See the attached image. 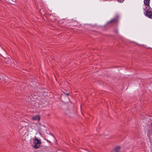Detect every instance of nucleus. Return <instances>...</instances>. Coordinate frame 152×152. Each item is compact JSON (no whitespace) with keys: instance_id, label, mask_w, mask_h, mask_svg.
<instances>
[{"instance_id":"obj_1","label":"nucleus","mask_w":152,"mask_h":152,"mask_svg":"<svg viewBox=\"0 0 152 152\" xmlns=\"http://www.w3.org/2000/svg\"><path fill=\"white\" fill-rule=\"evenodd\" d=\"M33 141V143L34 144V148H38L41 144V141L38 139L35 138L34 139Z\"/></svg>"},{"instance_id":"obj_2","label":"nucleus","mask_w":152,"mask_h":152,"mask_svg":"<svg viewBox=\"0 0 152 152\" xmlns=\"http://www.w3.org/2000/svg\"><path fill=\"white\" fill-rule=\"evenodd\" d=\"M146 15L149 18H152V12L148 9L146 10Z\"/></svg>"},{"instance_id":"obj_3","label":"nucleus","mask_w":152,"mask_h":152,"mask_svg":"<svg viewBox=\"0 0 152 152\" xmlns=\"http://www.w3.org/2000/svg\"><path fill=\"white\" fill-rule=\"evenodd\" d=\"M118 20V17H116L113 19H112L110 21L108 22V23H117Z\"/></svg>"},{"instance_id":"obj_4","label":"nucleus","mask_w":152,"mask_h":152,"mask_svg":"<svg viewBox=\"0 0 152 152\" xmlns=\"http://www.w3.org/2000/svg\"><path fill=\"white\" fill-rule=\"evenodd\" d=\"M40 117L39 115H37L33 117L32 119L34 121H39L40 120Z\"/></svg>"},{"instance_id":"obj_5","label":"nucleus","mask_w":152,"mask_h":152,"mask_svg":"<svg viewBox=\"0 0 152 152\" xmlns=\"http://www.w3.org/2000/svg\"><path fill=\"white\" fill-rule=\"evenodd\" d=\"M150 1V0H144V3L146 5V6H148L149 5V3Z\"/></svg>"},{"instance_id":"obj_6","label":"nucleus","mask_w":152,"mask_h":152,"mask_svg":"<svg viewBox=\"0 0 152 152\" xmlns=\"http://www.w3.org/2000/svg\"><path fill=\"white\" fill-rule=\"evenodd\" d=\"M120 146L116 147L114 150V152H119L120 151Z\"/></svg>"},{"instance_id":"obj_7","label":"nucleus","mask_w":152,"mask_h":152,"mask_svg":"<svg viewBox=\"0 0 152 152\" xmlns=\"http://www.w3.org/2000/svg\"><path fill=\"white\" fill-rule=\"evenodd\" d=\"M10 3L14 4L15 3V1L16 0H7Z\"/></svg>"},{"instance_id":"obj_8","label":"nucleus","mask_w":152,"mask_h":152,"mask_svg":"<svg viewBox=\"0 0 152 152\" xmlns=\"http://www.w3.org/2000/svg\"><path fill=\"white\" fill-rule=\"evenodd\" d=\"M124 0H118V2H123Z\"/></svg>"},{"instance_id":"obj_9","label":"nucleus","mask_w":152,"mask_h":152,"mask_svg":"<svg viewBox=\"0 0 152 152\" xmlns=\"http://www.w3.org/2000/svg\"><path fill=\"white\" fill-rule=\"evenodd\" d=\"M145 7V8H144V10L146 9L147 8V7Z\"/></svg>"},{"instance_id":"obj_10","label":"nucleus","mask_w":152,"mask_h":152,"mask_svg":"<svg viewBox=\"0 0 152 152\" xmlns=\"http://www.w3.org/2000/svg\"><path fill=\"white\" fill-rule=\"evenodd\" d=\"M66 94L68 96L69 95V94H68V93H66Z\"/></svg>"},{"instance_id":"obj_11","label":"nucleus","mask_w":152,"mask_h":152,"mask_svg":"<svg viewBox=\"0 0 152 152\" xmlns=\"http://www.w3.org/2000/svg\"><path fill=\"white\" fill-rule=\"evenodd\" d=\"M151 127H152V123H151Z\"/></svg>"}]
</instances>
